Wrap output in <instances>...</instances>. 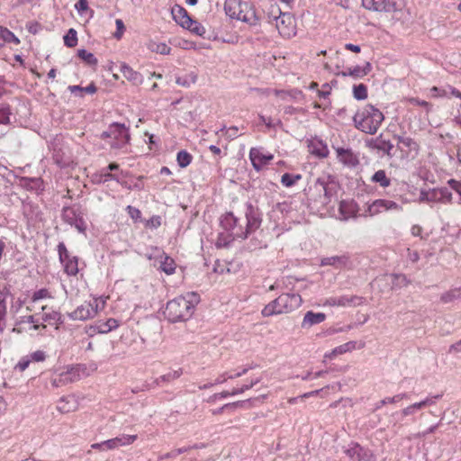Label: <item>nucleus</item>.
<instances>
[{"instance_id":"2f4dec72","label":"nucleus","mask_w":461,"mask_h":461,"mask_svg":"<svg viewBox=\"0 0 461 461\" xmlns=\"http://www.w3.org/2000/svg\"><path fill=\"white\" fill-rule=\"evenodd\" d=\"M373 183L378 184L381 187H388L391 185V179L386 176L384 170L380 169L375 172L371 177Z\"/></svg>"},{"instance_id":"5701e85b","label":"nucleus","mask_w":461,"mask_h":461,"mask_svg":"<svg viewBox=\"0 0 461 461\" xmlns=\"http://www.w3.org/2000/svg\"><path fill=\"white\" fill-rule=\"evenodd\" d=\"M349 263V257L346 254L341 256L327 257L321 259V266H332L337 268L347 267Z\"/></svg>"},{"instance_id":"f257e3e1","label":"nucleus","mask_w":461,"mask_h":461,"mask_svg":"<svg viewBox=\"0 0 461 461\" xmlns=\"http://www.w3.org/2000/svg\"><path fill=\"white\" fill-rule=\"evenodd\" d=\"M199 302L200 295L197 293H187L167 302L163 314L167 320L173 323L185 321L192 317Z\"/></svg>"},{"instance_id":"49530a36","label":"nucleus","mask_w":461,"mask_h":461,"mask_svg":"<svg viewBox=\"0 0 461 461\" xmlns=\"http://www.w3.org/2000/svg\"><path fill=\"white\" fill-rule=\"evenodd\" d=\"M302 178V176L300 174L293 175L290 173H285L281 176V183L285 187H292L294 186L297 181H299Z\"/></svg>"},{"instance_id":"72a5a7b5","label":"nucleus","mask_w":461,"mask_h":461,"mask_svg":"<svg viewBox=\"0 0 461 461\" xmlns=\"http://www.w3.org/2000/svg\"><path fill=\"white\" fill-rule=\"evenodd\" d=\"M41 320L43 322H49V324L55 323L59 325L64 322L61 313L56 311L43 313Z\"/></svg>"},{"instance_id":"20e7f679","label":"nucleus","mask_w":461,"mask_h":461,"mask_svg":"<svg viewBox=\"0 0 461 461\" xmlns=\"http://www.w3.org/2000/svg\"><path fill=\"white\" fill-rule=\"evenodd\" d=\"M100 139L109 141L112 149H122L131 140L129 128L124 123L113 122L111 123L106 131H104Z\"/></svg>"},{"instance_id":"f8f14e48","label":"nucleus","mask_w":461,"mask_h":461,"mask_svg":"<svg viewBox=\"0 0 461 461\" xmlns=\"http://www.w3.org/2000/svg\"><path fill=\"white\" fill-rule=\"evenodd\" d=\"M364 298L357 295H341L339 297H330L325 300L323 305L328 306H358L363 304Z\"/></svg>"},{"instance_id":"c85d7f7f","label":"nucleus","mask_w":461,"mask_h":461,"mask_svg":"<svg viewBox=\"0 0 461 461\" xmlns=\"http://www.w3.org/2000/svg\"><path fill=\"white\" fill-rule=\"evenodd\" d=\"M183 28L190 31L192 33L195 35L203 37V39L206 38V29L204 28L203 25H202V23H200L196 20L192 19L190 23H186Z\"/></svg>"},{"instance_id":"412c9836","label":"nucleus","mask_w":461,"mask_h":461,"mask_svg":"<svg viewBox=\"0 0 461 461\" xmlns=\"http://www.w3.org/2000/svg\"><path fill=\"white\" fill-rule=\"evenodd\" d=\"M171 14L175 22L181 27H185L192 20L186 9L179 5H175L172 7Z\"/></svg>"},{"instance_id":"c9c22d12","label":"nucleus","mask_w":461,"mask_h":461,"mask_svg":"<svg viewBox=\"0 0 461 461\" xmlns=\"http://www.w3.org/2000/svg\"><path fill=\"white\" fill-rule=\"evenodd\" d=\"M461 295V286L460 287H455L453 289H450L449 291L444 293L440 296V301L443 303H449L456 299H458Z\"/></svg>"},{"instance_id":"864d4df0","label":"nucleus","mask_w":461,"mask_h":461,"mask_svg":"<svg viewBox=\"0 0 461 461\" xmlns=\"http://www.w3.org/2000/svg\"><path fill=\"white\" fill-rule=\"evenodd\" d=\"M111 172H108L105 168H104L100 173L95 174L93 176L92 182L95 184H104L108 181H111Z\"/></svg>"},{"instance_id":"aec40b11","label":"nucleus","mask_w":461,"mask_h":461,"mask_svg":"<svg viewBox=\"0 0 461 461\" xmlns=\"http://www.w3.org/2000/svg\"><path fill=\"white\" fill-rule=\"evenodd\" d=\"M156 251L158 252V256L159 255L160 257L159 269L167 275L174 274L176 266L175 260L158 248H156Z\"/></svg>"},{"instance_id":"680f3d73","label":"nucleus","mask_w":461,"mask_h":461,"mask_svg":"<svg viewBox=\"0 0 461 461\" xmlns=\"http://www.w3.org/2000/svg\"><path fill=\"white\" fill-rule=\"evenodd\" d=\"M431 95L434 97H445L448 95V86L447 88L433 86L430 88Z\"/></svg>"},{"instance_id":"7ed1b4c3","label":"nucleus","mask_w":461,"mask_h":461,"mask_svg":"<svg viewBox=\"0 0 461 461\" xmlns=\"http://www.w3.org/2000/svg\"><path fill=\"white\" fill-rule=\"evenodd\" d=\"M303 303L299 294L285 293L268 303L261 311L263 317H271L291 312L301 306Z\"/></svg>"},{"instance_id":"0eeeda50","label":"nucleus","mask_w":461,"mask_h":461,"mask_svg":"<svg viewBox=\"0 0 461 461\" xmlns=\"http://www.w3.org/2000/svg\"><path fill=\"white\" fill-rule=\"evenodd\" d=\"M244 213L246 218L245 229L248 230L249 236L260 228L263 221V214L258 206L253 204L251 202H247L245 203Z\"/></svg>"},{"instance_id":"423d86ee","label":"nucleus","mask_w":461,"mask_h":461,"mask_svg":"<svg viewBox=\"0 0 461 461\" xmlns=\"http://www.w3.org/2000/svg\"><path fill=\"white\" fill-rule=\"evenodd\" d=\"M240 219L232 212H227L220 218L221 227L231 237V240H245L248 236V230L240 224Z\"/></svg>"},{"instance_id":"4d7b16f0","label":"nucleus","mask_w":461,"mask_h":461,"mask_svg":"<svg viewBox=\"0 0 461 461\" xmlns=\"http://www.w3.org/2000/svg\"><path fill=\"white\" fill-rule=\"evenodd\" d=\"M442 396H443L442 393L434 394V395L429 394L424 400L418 402V404L420 405V408L421 410L427 406L435 404L438 400L442 398Z\"/></svg>"},{"instance_id":"9d476101","label":"nucleus","mask_w":461,"mask_h":461,"mask_svg":"<svg viewBox=\"0 0 461 461\" xmlns=\"http://www.w3.org/2000/svg\"><path fill=\"white\" fill-rule=\"evenodd\" d=\"M403 0H362L364 8L374 12L392 13L402 9Z\"/></svg>"},{"instance_id":"a19ab883","label":"nucleus","mask_w":461,"mask_h":461,"mask_svg":"<svg viewBox=\"0 0 461 461\" xmlns=\"http://www.w3.org/2000/svg\"><path fill=\"white\" fill-rule=\"evenodd\" d=\"M77 56L88 66H96L98 63V60L95 55L91 52H88L85 49L78 50Z\"/></svg>"},{"instance_id":"a211bd4d","label":"nucleus","mask_w":461,"mask_h":461,"mask_svg":"<svg viewBox=\"0 0 461 461\" xmlns=\"http://www.w3.org/2000/svg\"><path fill=\"white\" fill-rule=\"evenodd\" d=\"M326 320V314L323 312H314L312 311H308L303 319L302 328L309 329L313 325L320 324Z\"/></svg>"},{"instance_id":"bf43d9fd","label":"nucleus","mask_w":461,"mask_h":461,"mask_svg":"<svg viewBox=\"0 0 461 461\" xmlns=\"http://www.w3.org/2000/svg\"><path fill=\"white\" fill-rule=\"evenodd\" d=\"M420 405L418 402H414L402 410L401 414L402 417H407L415 414L417 411H420Z\"/></svg>"},{"instance_id":"4468645a","label":"nucleus","mask_w":461,"mask_h":461,"mask_svg":"<svg viewBox=\"0 0 461 461\" xmlns=\"http://www.w3.org/2000/svg\"><path fill=\"white\" fill-rule=\"evenodd\" d=\"M274 158L271 153H263L261 149L251 148L249 150V159L253 168L259 172L264 166L267 165Z\"/></svg>"},{"instance_id":"c756f323","label":"nucleus","mask_w":461,"mask_h":461,"mask_svg":"<svg viewBox=\"0 0 461 461\" xmlns=\"http://www.w3.org/2000/svg\"><path fill=\"white\" fill-rule=\"evenodd\" d=\"M355 346H356L355 341H348V342L344 343L339 347H336L334 349H332L331 352L325 354V357L331 359L338 355H341V354H344L346 352H348V351L354 349Z\"/></svg>"},{"instance_id":"39448f33","label":"nucleus","mask_w":461,"mask_h":461,"mask_svg":"<svg viewBox=\"0 0 461 461\" xmlns=\"http://www.w3.org/2000/svg\"><path fill=\"white\" fill-rule=\"evenodd\" d=\"M85 215L86 212L79 203L64 206L61 211V219L63 221L74 227L79 233L83 234H85L87 230Z\"/></svg>"},{"instance_id":"09e8293b","label":"nucleus","mask_w":461,"mask_h":461,"mask_svg":"<svg viewBox=\"0 0 461 461\" xmlns=\"http://www.w3.org/2000/svg\"><path fill=\"white\" fill-rule=\"evenodd\" d=\"M244 403H245L244 401H238L235 402L226 403L218 409L212 410V412L213 415H220L225 411H233L237 409V407L243 406Z\"/></svg>"},{"instance_id":"603ef678","label":"nucleus","mask_w":461,"mask_h":461,"mask_svg":"<svg viewBox=\"0 0 461 461\" xmlns=\"http://www.w3.org/2000/svg\"><path fill=\"white\" fill-rule=\"evenodd\" d=\"M395 138L397 139L398 143L404 145L410 150L419 149V144L413 139L403 136H395Z\"/></svg>"},{"instance_id":"1a4fd4ad","label":"nucleus","mask_w":461,"mask_h":461,"mask_svg":"<svg viewBox=\"0 0 461 461\" xmlns=\"http://www.w3.org/2000/svg\"><path fill=\"white\" fill-rule=\"evenodd\" d=\"M313 188L320 194L318 202L324 206L329 204L332 197L337 194L335 182L325 180L324 178H318L314 183Z\"/></svg>"},{"instance_id":"052dcab7","label":"nucleus","mask_w":461,"mask_h":461,"mask_svg":"<svg viewBox=\"0 0 461 461\" xmlns=\"http://www.w3.org/2000/svg\"><path fill=\"white\" fill-rule=\"evenodd\" d=\"M348 204L347 202L345 201H341L340 203H339V212L340 214L343 216V218L345 220H348L349 219L350 217H353L354 216V212H350L348 209Z\"/></svg>"},{"instance_id":"6ab92c4d","label":"nucleus","mask_w":461,"mask_h":461,"mask_svg":"<svg viewBox=\"0 0 461 461\" xmlns=\"http://www.w3.org/2000/svg\"><path fill=\"white\" fill-rule=\"evenodd\" d=\"M120 71L122 73L123 77L133 85L139 86L142 84L143 76L126 63L121 64Z\"/></svg>"},{"instance_id":"2eb2a0df","label":"nucleus","mask_w":461,"mask_h":461,"mask_svg":"<svg viewBox=\"0 0 461 461\" xmlns=\"http://www.w3.org/2000/svg\"><path fill=\"white\" fill-rule=\"evenodd\" d=\"M246 7H249V3L241 0H225L224 3L225 14L231 19L239 21L243 12L242 9H246Z\"/></svg>"},{"instance_id":"0e129e2a","label":"nucleus","mask_w":461,"mask_h":461,"mask_svg":"<svg viewBox=\"0 0 461 461\" xmlns=\"http://www.w3.org/2000/svg\"><path fill=\"white\" fill-rule=\"evenodd\" d=\"M115 24H116V31L113 33V37L117 40H120L125 31V25L122 19H116Z\"/></svg>"},{"instance_id":"473e14b6","label":"nucleus","mask_w":461,"mask_h":461,"mask_svg":"<svg viewBox=\"0 0 461 461\" xmlns=\"http://www.w3.org/2000/svg\"><path fill=\"white\" fill-rule=\"evenodd\" d=\"M421 202H440L439 188H433L429 191H421L420 195Z\"/></svg>"},{"instance_id":"8fccbe9b","label":"nucleus","mask_w":461,"mask_h":461,"mask_svg":"<svg viewBox=\"0 0 461 461\" xmlns=\"http://www.w3.org/2000/svg\"><path fill=\"white\" fill-rule=\"evenodd\" d=\"M11 114L10 105L4 103L0 104V124H9Z\"/></svg>"},{"instance_id":"b1692460","label":"nucleus","mask_w":461,"mask_h":461,"mask_svg":"<svg viewBox=\"0 0 461 461\" xmlns=\"http://www.w3.org/2000/svg\"><path fill=\"white\" fill-rule=\"evenodd\" d=\"M371 69H372L371 64L369 62H366L365 66H363V67L356 66L354 68H348V71H342L339 75H340L342 77L350 76L354 78H361V77L366 76L367 74H369Z\"/></svg>"},{"instance_id":"f03ea898","label":"nucleus","mask_w":461,"mask_h":461,"mask_svg":"<svg viewBox=\"0 0 461 461\" xmlns=\"http://www.w3.org/2000/svg\"><path fill=\"white\" fill-rule=\"evenodd\" d=\"M384 116L374 105L368 104L359 109L353 116L355 127L367 134H375L381 126Z\"/></svg>"},{"instance_id":"69168bd1","label":"nucleus","mask_w":461,"mask_h":461,"mask_svg":"<svg viewBox=\"0 0 461 461\" xmlns=\"http://www.w3.org/2000/svg\"><path fill=\"white\" fill-rule=\"evenodd\" d=\"M161 225V217L158 215H153L146 222V227L150 229H158Z\"/></svg>"},{"instance_id":"7c9ffc66","label":"nucleus","mask_w":461,"mask_h":461,"mask_svg":"<svg viewBox=\"0 0 461 461\" xmlns=\"http://www.w3.org/2000/svg\"><path fill=\"white\" fill-rule=\"evenodd\" d=\"M99 333L104 334L115 330L119 326V322L116 319L109 318L106 321L99 320Z\"/></svg>"},{"instance_id":"ea45409f","label":"nucleus","mask_w":461,"mask_h":461,"mask_svg":"<svg viewBox=\"0 0 461 461\" xmlns=\"http://www.w3.org/2000/svg\"><path fill=\"white\" fill-rule=\"evenodd\" d=\"M6 303L2 292H0V333H3L6 326Z\"/></svg>"},{"instance_id":"c03bdc74","label":"nucleus","mask_w":461,"mask_h":461,"mask_svg":"<svg viewBox=\"0 0 461 461\" xmlns=\"http://www.w3.org/2000/svg\"><path fill=\"white\" fill-rule=\"evenodd\" d=\"M374 149L383 151L384 153L390 154L393 149V145L390 140H383L381 137L377 138L374 143Z\"/></svg>"},{"instance_id":"58836bf2","label":"nucleus","mask_w":461,"mask_h":461,"mask_svg":"<svg viewBox=\"0 0 461 461\" xmlns=\"http://www.w3.org/2000/svg\"><path fill=\"white\" fill-rule=\"evenodd\" d=\"M197 80V75L194 72H190L182 77H177L176 78V83L178 86H182L185 87H189L191 85L194 84Z\"/></svg>"},{"instance_id":"a18cd8bd","label":"nucleus","mask_w":461,"mask_h":461,"mask_svg":"<svg viewBox=\"0 0 461 461\" xmlns=\"http://www.w3.org/2000/svg\"><path fill=\"white\" fill-rule=\"evenodd\" d=\"M353 96L358 101H362L367 98V86L360 83L353 86Z\"/></svg>"},{"instance_id":"f3484780","label":"nucleus","mask_w":461,"mask_h":461,"mask_svg":"<svg viewBox=\"0 0 461 461\" xmlns=\"http://www.w3.org/2000/svg\"><path fill=\"white\" fill-rule=\"evenodd\" d=\"M369 210L372 213H379L384 211H400L402 210V206L391 200L377 199L373 202Z\"/></svg>"},{"instance_id":"de8ad7c7","label":"nucleus","mask_w":461,"mask_h":461,"mask_svg":"<svg viewBox=\"0 0 461 461\" xmlns=\"http://www.w3.org/2000/svg\"><path fill=\"white\" fill-rule=\"evenodd\" d=\"M64 44L68 48H73L77 44V32L70 28L64 36Z\"/></svg>"},{"instance_id":"13d9d810","label":"nucleus","mask_w":461,"mask_h":461,"mask_svg":"<svg viewBox=\"0 0 461 461\" xmlns=\"http://www.w3.org/2000/svg\"><path fill=\"white\" fill-rule=\"evenodd\" d=\"M75 9L80 15L84 14L87 11L90 12L91 17L94 14V10L90 9L88 6V0H78L75 5Z\"/></svg>"},{"instance_id":"338daca9","label":"nucleus","mask_w":461,"mask_h":461,"mask_svg":"<svg viewBox=\"0 0 461 461\" xmlns=\"http://www.w3.org/2000/svg\"><path fill=\"white\" fill-rule=\"evenodd\" d=\"M31 362L29 356L23 357L19 360L14 368L23 372L29 366Z\"/></svg>"},{"instance_id":"3c124183","label":"nucleus","mask_w":461,"mask_h":461,"mask_svg":"<svg viewBox=\"0 0 461 461\" xmlns=\"http://www.w3.org/2000/svg\"><path fill=\"white\" fill-rule=\"evenodd\" d=\"M57 409L59 411L62 413H68L69 411H72L74 410V405L70 404V399L69 397H61L59 401Z\"/></svg>"},{"instance_id":"ddd939ff","label":"nucleus","mask_w":461,"mask_h":461,"mask_svg":"<svg viewBox=\"0 0 461 461\" xmlns=\"http://www.w3.org/2000/svg\"><path fill=\"white\" fill-rule=\"evenodd\" d=\"M345 453L352 461H373L374 459L372 452L358 443H351Z\"/></svg>"},{"instance_id":"e433bc0d","label":"nucleus","mask_w":461,"mask_h":461,"mask_svg":"<svg viewBox=\"0 0 461 461\" xmlns=\"http://www.w3.org/2000/svg\"><path fill=\"white\" fill-rule=\"evenodd\" d=\"M0 40H3L6 43H14L15 45L20 44V40L5 27L0 26Z\"/></svg>"},{"instance_id":"79ce46f5","label":"nucleus","mask_w":461,"mask_h":461,"mask_svg":"<svg viewBox=\"0 0 461 461\" xmlns=\"http://www.w3.org/2000/svg\"><path fill=\"white\" fill-rule=\"evenodd\" d=\"M68 89L72 94H75V95H77V93L79 92L80 93L79 96H81V97L83 96L82 93H84V92L86 94L93 95L97 91V87L95 86V85L94 83H91L90 85H88L86 87H83L80 86H69L68 87Z\"/></svg>"},{"instance_id":"4c0bfd02","label":"nucleus","mask_w":461,"mask_h":461,"mask_svg":"<svg viewBox=\"0 0 461 461\" xmlns=\"http://www.w3.org/2000/svg\"><path fill=\"white\" fill-rule=\"evenodd\" d=\"M193 156L185 149H182L176 154V162L181 168H185L191 164Z\"/></svg>"},{"instance_id":"bb28decb","label":"nucleus","mask_w":461,"mask_h":461,"mask_svg":"<svg viewBox=\"0 0 461 461\" xmlns=\"http://www.w3.org/2000/svg\"><path fill=\"white\" fill-rule=\"evenodd\" d=\"M242 11H246L245 14H241L240 21L249 23V25H257L259 22V17L258 16L254 6L249 3V7L246 9H242Z\"/></svg>"},{"instance_id":"a878e982","label":"nucleus","mask_w":461,"mask_h":461,"mask_svg":"<svg viewBox=\"0 0 461 461\" xmlns=\"http://www.w3.org/2000/svg\"><path fill=\"white\" fill-rule=\"evenodd\" d=\"M311 153L318 158H323L328 157V146L321 140H313L309 145Z\"/></svg>"},{"instance_id":"9b49d317","label":"nucleus","mask_w":461,"mask_h":461,"mask_svg":"<svg viewBox=\"0 0 461 461\" xmlns=\"http://www.w3.org/2000/svg\"><path fill=\"white\" fill-rule=\"evenodd\" d=\"M97 309L98 301L94 299L78 306L75 311L68 313V316L72 320L86 321L93 318L96 314Z\"/></svg>"},{"instance_id":"774afa93","label":"nucleus","mask_w":461,"mask_h":461,"mask_svg":"<svg viewBox=\"0 0 461 461\" xmlns=\"http://www.w3.org/2000/svg\"><path fill=\"white\" fill-rule=\"evenodd\" d=\"M440 193V203H450L452 200V193L447 188H439Z\"/></svg>"},{"instance_id":"6e6552de","label":"nucleus","mask_w":461,"mask_h":461,"mask_svg":"<svg viewBox=\"0 0 461 461\" xmlns=\"http://www.w3.org/2000/svg\"><path fill=\"white\" fill-rule=\"evenodd\" d=\"M58 253L60 263L63 265L64 272L70 276L78 273V258L71 256L64 242L58 244Z\"/></svg>"},{"instance_id":"6e6d98bb","label":"nucleus","mask_w":461,"mask_h":461,"mask_svg":"<svg viewBox=\"0 0 461 461\" xmlns=\"http://www.w3.org/2000/svg\"><path fill=\"white\" fill-rule=\"evenodd\" d=\"M149 50L153 52H157L163 55H167L171 51V48L166 43H156L153 42L149 45Z\"/></svg>"},{"instance_id":"cd10ccee","label":"nucleus","mask_w":461,"mask_h":461,"mask_svg":"<svg viewBox=\"0 0 461 461\" xmlns=\"http://www.w3.org/2000/svg\"><path fill=\"white\" fill-rule=\"evenodd\" d=\"M403 399H409V394L407 393H398L393 397H385L384 399L377 402L375 404L374 411L381 409L383 406H384L386 404H394Z\"/></svg>"},{"instance_id":"5fc2aeb1","label":"nucleus","mask_w":461,"mask_h":461,"mask_svg":"<svg viewBox=\"0 0 461 461\" xmlns=\"http://www.w3.org/2000/svg\"><path fill=\"white\" fill-rule=\"evenodd\" d=\"M113 438L115 440V445L118 447L120 446H127V445L132 444L136 440L137 436L136 435H122V436H119V437H116Z\"/></svg>"},{"instance_id":"e2e57ef3","label":"nucleus","mask_w":461,"mask_h":461,"mask_svg":"<svg viewBox=\"0 0 461 461\" xmlns=\"http://www.w3.org/2000/svg\"><path fill=\"white\" fill-rule=\"evenodd\" d=\"M47 297H50L49 291L46 288H41L33 293L32 296V301L34 303Z\"/></svg>"},{"instance_id":"393cba45","label":"nucleus","mask_w":461,"mask_h":461,"mask_svg":"<svg viewBox=\"0 0 461 461\" xmlns=\"http://www.w3.org/2000/svg\"><path fill=\"white\" fill-rule=\"evenodd\" d=\"M282 14V12L277 5H272L267 12V19L269 23H276L277 30L280 34H288L287 32L285 31V28H282L279 23V18Z\"/></svg>"},{"instance_id":"4be33fe9","label":"nucleus","mask_w":461,"mask_h":461,"mask_svg":"<svg viewBox=\"0 0 461 461\" xmlns=\"http://www.w3.org/2000/svg\"><path fill=\"white\" fill-rule=\"evenodd\" d=\"M19 185L28 191H39L43 189V181L41 177L21 176Z\"/></svg>"},{"instance_id":"37998d69","label":"nucleus","mask_w":461,"mask_h":461,"mask_svg":"<svg viewBox=\"0 0 461 461\" xmlns=\"http://www.w3.org/2000/svg\"><path fill=\"white\" fill-rule=\"evenodd\" d=\"M411 281L403 274H393L392 275V287L393 288H402L407 286Z\"/></svg>"},{"instance_id":"f704fd0d","label":"nucleus","mask_w":461,"mask_h":461,"mask_svg":"<svg viewBox=\"0 0 461 461\" xmlns=\"http://www.w3.org/2000/svg\"><path fill=\"white\" fill-rule=\"evenodd\" d=\"M182 374H183L182 368H178L177 370H175L168 374L163 375L159 376L158 378L155 379L153 381V384L155 385H160L161 382L169 383L175 379L179 378L182 375Z\"/></svg>"},{"instance_id":"dca6fc26","label":"nucleus","mask_w":461,"mask_h":461,"mask_svg":"<svg viewBox=\"0 0 461 461\" xmlns=\"http://www.w3.org/2000/svg\"><path fill=\"white\" fill-rule=\"evenodd\" d=\"M336 153L338 159L348 167H356L359 164L358 156L351 149L339 147Z\"/></svg>"}]
</instances>
